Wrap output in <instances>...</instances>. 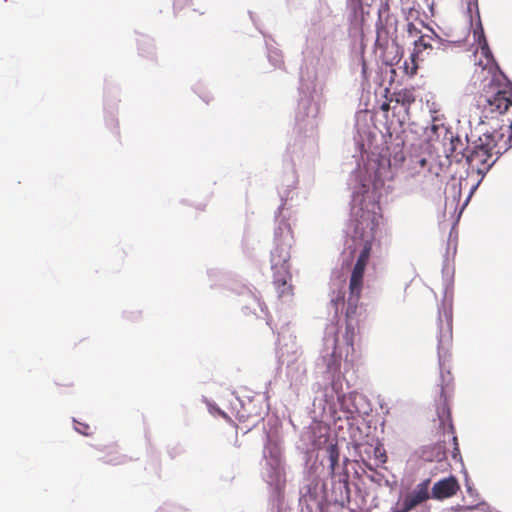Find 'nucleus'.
Instances as JSON below:
<instances>
[{
	"label": "nucleus",
	"mask_w": 512,
	"mask_h": 512,
	"mask_svg": "<svg viewBox=\"0 0 512 512\" xmlns=\"http://www.w3.org/2000/svg\"><path fill=\"white\" fill-rule=\"evenodd\" d=\"M364 266L360 264L354 265L349 281V297L347 300V307L345 311L346 318V332L344 338L346 340L345 350L354 351L353 341L356 332L360 328V323L363 322L367 315L365 311L359 309V300L361 298L364 280Z\"/></svg>",
	"instance_id": "obj_4"
},
{
	"label": "nucleus",
	"mask_w": 512,
	"mask_h": 512,
	"mask_svg": "<svg viewBox=\"0 0 512 512\" xmlns=\"http://www.w3.org/2000/svg\"><path fill=\"white\" fill-rule=\"evenodd\" d=\"M422 503V500L419 499L417 495L412 491L404 498L401 507L403 508L404 512H409Z\"/></svg>",
	"instance_id": "obj_13"
},
{
	"label": "nucleus",
	"mask_w": 512,
	"mask_h": 512,
	"mask_svg": "<svg viewBox=\"0 0 512 512\" xmlns=\"http://www.w3.org/2000/svg\"><path fill=\"white\" fill-rule=\"evenodd\" d=\"M430 131L432 134H434L436 137H439L442 132H447L446 127L444 124H436L435 122L431 125Z\"/></svg>",
	"instance_id": "obj_18"
},
{
	"label": "nucleus",
	"mask_w": 512,
	"mask_h": 512,
	"mask_svg": "<svg viewBox=\"0 0 512 512\" xmlns=\"http://www.w3.org/2000/svg\"><path fill=\"white\" fill-rule=\"evenodd\" d=\"M336 386H337V383H336V382H333V383H332V387H333V389H336Z\"/></svg>",
	"instance_id": "obj_24"
},
{
	"label": "nucleus",
	"mask_w": 512,
	"mask_h": 512,
	"mask_svg": "<svg viewBox=\"0 0 512 512\" xmlns=\"http://www.w3.org/2000/svg\"><path fill=\"white\" fill-rule=\"evenodd\" d=\"M406 162L405 154L403 151V146L400 144H396L391 147V152L389 155V165L398 167L404 165Z\"/></svg>",
	"instance_id": "obj_11"
},
{
	"label": "nucleus",
	"mask_w": 512,
	"mask_h": 512,
	"mask_svg": "<svg viewBox=\"0 0 512 512\" xmlns=\"http://www.w3.org/2000/svg\"><path fill=\"white\" fill-rule=\"evenodd\" d=\"M428 47L431 48V45L425 42L423 36H421L419 38V40L415 42V50L416 51L411 54V57H410L411 62L408 63L407 61H405V63H404V69L408 75L412 76V75L416 74L417 69H418V65L416 63V58L418 56V53L421 52L422 49H426Z\"/></svg>",
	"instance_id": "obj_9"
},
{
	"label": "nucleus",
	"mask_w": 512,
	"mask_h": 512,
	"mask_svg": "<svg viewBox=\"0 0 512 512\" xmlns=\"http://www.w3.org/2000/svg\"><path fill=\"white\" fill-rule=\"evenodd\" d=\"M497 129L500 133H503V138L508 142L509 148L512 147V121L507 120L506 123L502 120V124H500Z\"/></svg>",
	"instance_id": "obj_16"
},
{
	"label": "nucleus",
	"mask_w": 512,
	"mask_h": 512,
	"mask_svg": "<svg viewBox=\"0 0 512 512\" xmlns=\"http://www.w3.org/2000/svg\"><path fill=\"white\" fill-rule=\"evenodd\" d=\"M379 225V217L372 212H364L360 219L357 221L356 233L364 241V247L360 252L359 257L369 261L372 242L375 238V233Z\"/></svg>",
	"instance_id": "obj_5"
},
{
	"label": "nucleus",
	"mask_w": 512,
	"mask_h": 512,
	"mask_svg": "<svg viewBox=\"0 0 512 512\" xmlns=\"http://www.w3.org/2000/svg\"><path fill=\"white\" fill-rule=\"evenodd\" d=\"M429 486H430V479H426L419 483L416 488L413 490V492L417 495L419 499L422 500V502H425L430 498L429 495Z\"/></svg>",
	"instance_id": "obj_15"
},
{
	"label": "nucleus",
	"mask_w": 512,
	"mask_h": 512,
	"mask_svg": "<svg viewBox=\"0 0 512 512\" xmlns=\"http://www.w3.org/2000/svg\"><path fill=\"white\" fill-rule=\"evenodd\" d=\"M446 323L444 327L440 328L439 335V350H448L452 344V314L451 312H445Z\"/></svg>",
	"instance_id": "obj_8"
},
{
	"label": "nucleus",
	"mask_w": 512,
	"mask_h": 512,
	"mask_svg": "<svg viewBox=\"0 0 512 512\" xmlns=\"http://www.w3.org/2000/svg\"><path fill=\"white\" fill-rule=\"evenodd\" d=\"M329 459V469L331 474L335 473V469L339 462V450L336 445H330L327 449Z\"/></svg>",
	"instance_id": "obj_14"
},
{
	"label": "nucleus",
	"mask_w": 512,
	"mask_h": 512,
	"mask_svg": "<svg viewBox=\"0 0 512 512\" xmlns=\"http://www.w3.org/2000/svg\"><path fill=\"white\" fill-rule=\"evenodd\" d=\"M367 263H368V261H367V260L362 259V258H360V257H358V259H357V261H356V264H360L361 266H364V267H366V266H367Z\"/></svg>",
	"instance_id": "obj_21"
},
{
	"label": "nucleus",
	"mask_w": 512,
	"mask_h": 512,
	"mask_svg": "<svg viewBox=\"0 0 512 512\" xmlns=\"http://www.w3.org/2000/svg\"><path fill=\"white\" fill-rule=\"evenodd\" d=\"M478 42L480 51L475 52L472 81L481 90L484 112L502 115L512 106V87L494 60L482 29Z\"/></svg>",
	"instance_id": "obj_1"
},
{
	"label": "nucleus",
	"mask_w": 512,
	"mask_h": 512,
	"mask_svg": "<svg viewBox=\"0 0 512 512\" xmlns=\"http://www.w3.org/2000/svg\"><path fill=\"white\" fill-rule=\"evenodd\" d=\"M509 149L503 133L497 128L485 132L464 154L470 173L485 175L497 161L498 156Z\"/></svg>",
	"instance_id": "obj_2"
},
{
	"label": "nucleus",
	"mask_w": 512,
	"mask_h": 512,
	"mask_svg": "<svg viewBox=\"0 0 512 512\" xmlns=\"http://www.w3.org/2000/svg\"><path fill=\"white\" fill-rule=\"evenodd\" d=\"M441 404L437 408V416L439 419V427L442 429L443 434L448 433L452 436L453 451L452 458L457 460L460 459V448L458 438L455 435L454 425L452 423L451 411L448 404V396L446 395L445 389L442 387L440 392Z\"/></svg>",
	"instance_id": "obj_6"
},
{
	"label": "nucleus",
	"mask_w": 512,
	"mask_h": 512,
	"mask_svg": "<svg viewBox=\"0 0 512 512\" xmlns=\"http://www.w3.org/2000/svg\"><path fill=\"white\" fill-rule=\"evenodd\" d=\"M413 29H415L414 24H413V23H409V24H408V30H409V32L413 31Z\"/></svg>",
	"instance_id": "obj_23"
},
{
	"label": "nucleus",
	"mask_w": 512,
	"mask_h": 512,
	"mask_svg": "<svg viewBox=\"0 0 512 512\" xmlns=\"http://www.w3.org/2000/svg\"><path fill=\"white\" fill-rule=\"evenodd\" d=\"M103 462L110 465H120L125 462V457L118 452L116 447L111 446L107 447L106 456L103 458Z\"/></svg>",
	"instance_id": "obj_12"
},
{
	"label": "nucleus",
	"mask_w": 512,
	"mask_h": 512,
	"mask_svg": "<svg viewBox=\"0 0 512 512\" xmlns=\"http://www.w3.org/2000/svg\"><path fill=\"white\" fill-rule=\"evenodd\" d=\"M427 160L419 155L410 156L405 165L408 176L414 177L424 169Z\"/></svg>",
	"instance_id": "obj_10"
},
{
	"label": "nucleus",
	"mask_w": 512,
	"mask_h": 512,
	"mask_svg": "<svg viewBox=\"0 0 512 512\" xmlns=\"http://www.w3.org/2000/svg\"><path fill=\"white\" fill-rule=\"evenodd\" d=\"M331 303L337 312L339 309V305H344V292L338 291L337 295L331 298Z\"/></svg>",
	"instance_id": "obj_17"
},
{
	"label": "nucleus",
	"mask_w": 512,
	"mask_h": 512,
	"mask_svg": "<svg viewBox=\"0 0 512 512\" xmlns=\"http://www.w3.org/2000/svg\"><path fill=\"white\" fill-rule=\"evenodd\" d=\"M402 101H403V103H404V102L411 103V102H413V101H414V98H413V96H412L411 94H406V93H405V94H404V98H403V100H402Z\"/></svg>",
	"instance_id": "obj_20"
},
{
	"label": "nucleus",
	"mask_w": 512,
	"mask_h": 512,
	"mask_svg": "<svg viewBox=\"0 0 512 512\" xmlns=\"http://www.w3.org/2000/svg\"><path fill=\"white\" fill-rule=\"evenodd\" d=\"M293 233L288 225L279 226L275 231V247L271 251V269L273 270V283L280 297L292 294V286L288 284L290 274V248Z\"/></svg>",
	"instance_id": "obj_3"
},
{
	"label": "nucleus",
	"mask_w": 512,
	"mask_h": 512,
	"mask_svg": "<svg viewBox=\"0 0 512 512\" xmlns=\"http://www.w3.org/2000/svg\"><path fill=\"white\" fill-rule=\"evenodd\" d=\"M381 109L385 112L389 111L390 109V106L388 103H383L382 106H381Z\"/></svg>",
	"instance_id": "obj_22"
},
{
	"label": "nucleus",
	"mask_w": 512,
	"mask_h": 512,
	"mask_svg": "<svg viewBox=\"0 0 512 512\" xmlns=\"http://www.w3.org/2000/svg\"><path fill=\"white\" fill-rule=\"evenodd\" d=\"M460 490V485L455 476H450L436 482L432 487V497L443 500L453 497Z\"/></svg>",
	"instance_id": "obj_7"
},
{
	"label": "nucleus",
	"mask_w": 512,
	"mask_h": 512,
	"mask_svg": "<svg viewBox=\"0 0 512 512\" xmlns=\"http://www.w3.org/2000/svg\"><path fill=\"white\" fill-rule=\"evenodd\" d=\"M8 0H0V6L3 4V3H6Z\"/></svg>",
	"instance_id": "obj_25"
},
{
	"label": "nucleus",
	"mask_w": 512,
	"mask_h": 512,
	"mask_svg": "<svg viewBox=\"0 0 512 512\" xmlns=\"http://www.w3.org/2000/svg\"><path fill=\"white\" fill-rule=\"evenodd\" d=\"M75 429L77 430V432H79V433H81L83 435H86V436L91 434V428L87 424L76 422Z\"/></svg>",
	"instance_id": "obj_19"
}]
</instances>
